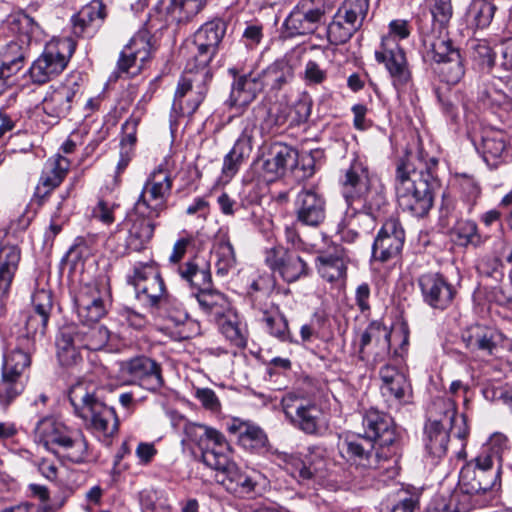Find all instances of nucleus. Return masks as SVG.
I'll return each instance as SVG.
<instances>
[{
  "instance_id": "7ed1b4c3",
  "label": "nucleus",
  "mask_w": 512,
  "mask_h": 512,
  "mask_svg": "<svg viewBox=\"0 0 512 512\" xmlns=\"http://www.w3.org/2000/svg\"><path fill=\"white\" fill-rule=\"evenodd\" d=\"M172 188V174L163 165H159L148 175L133 208L109 238L111 241L121 232H126L122 254L142 252L147 248L158 225L156 220L168 208Z\"/></svg>"
},
{
  "instance_id": "f3484780",
  "label": "nucleus",
  "mask_w": 512,
  "mask_h": 512,
  "mask_svg": "<svg viewBox=\"0 0 512 512\" xmlns=\"http://www.w3.org/2000/svg\"><path fill=\"white\" fill-rule=\"evenodd\" d=\"M232 452L224 454L206 455V465L219 472L218 482L226 489L227 492L238 498H250L256 493L258 482L255 478L243 471L237 464L231 460Z\"/></svg>"
},
{
  "instance_id": "f704fd0d",
  "label": "nucleus",
  "mask_w": 512,
  "mask_h": 512,
  "mask_svg": "<svg viewBox=\"0 0 512 512\" xmlns=\"http://www.w3.org/2000/svg\"><path fill=\"white\" fill-rule=\"evenodd\" d=\"M426 3L428 8L415 16L417 30L420 35L441 34L453 14L451 0H426Z\"/></svg>"
},
{
  "instance_id": "39448f33",
  "label": "nucleus",
  "mask_w": 512,
  "mask_h": 512,
  "mask_svg": "<svg viewBox=\"0 0 512 512\" xmlns=\"http://www.w3.org/2000/svg\"><path fill=\"white\" fill-rule=\"evenodd\" d=\"M506 438L496 437L460 470L458 486L469 492L495 497L502 488L503 452Z\"/></svg>"
},
{
  "instance_id": "0e129e2a",
  "label": "nucleus",
  "mask_w": 512,
  "mask_h": 512,
  "mask_svg": "<svg viewBox=\"0 0 512 512\" xmlns=\"http://www.w3.org/2000/svg\"><path fill=\"white\" fill-rule=\"evenodd\" d=\"M215 268L218 276L224 277L235 268V251L228 238H222L214 245Z\"/></svg>"
},
{
  "instance_id": "f257e3e1",
  "label": "nucleus",
  "mask_w": 512,
  "mask_h": 512,
  "mask_svg": "<svg viewBox=\"0 0 512 512\" xmlns=\"http://www.w3.org/2000/svg\"><path fill=\"white\" fill-rule=\"evenodd\" d=\"M339 185L346 203L345 217L337 226L340 239L352 244L360 237L356 230L363 218H370L374 225L391 209L384 184L371 170L365 158L354 155L347 167L340 170Z\"/></svg>"
},
{
  "instance_id": "6e6d98bb",
  "label": "nucleus",
  "mask_w": 512,
  "mask_h": 512,
  "mask_svg": "<svg viewBox=\"0 0 512 512\" xmlns=\"http://www.w3.org/2000/svg\"><path fill=\"white\" fill-rule=\"evenodd\" d=\"M289 113L290 105L286 103H278L271 107L260 123L261 133L266 135H278L291 128Z\"/></svg>"
},
{
  "instance_id": "9b49d317",
  "label": "nucleus",
  "mask_w": 512,
  "mask_h": 512,
  "mask_svg": "<svg viewBox=\"0 0 512 512\" xmlns=\"http://www.w3.org/2000/svg\"><path fill=\"white\" fill-rule=\"evenodd\" d=\"M77 47L72 37L53 39L29 68L31 81L43 85L60 75L67 67Z\"/></svg>"
},
{
  "instance_id": "13d9d810",
  "label": "nucleus",
  "mask_w": 512,
  "mask_h": 512,
  "mask_svg": "<svg viewBox=\"0 0 512 512\" xmlns=\"http://www.w3.org/2000/svg\"><path fill=\"white\" fill-rule=\"evenodd\" d=\"M7 29L17 36L13 41H24L30 46L31 39L40 30L38 23L25 12H19L8 17Z\"/></svg>"
},
{
  "instance_id": "6ab92c4d",
  "label": "nucleus",
  "mask_w": 512,
  "mask_h": 512,
  "mask_svg": "<svg viewBox=\"0 0 512 512\" xmlns=\"http://www.w3.org/2000/svg\"><path fill=\"white\" fill-rule=\"evenodd\" d=\"M392 329L383 319L371 320L359 336L358 359L376 365L390 359Z\"/></svg>"
},
{
  "instance_id": "5701e85b",
  "label": "nucleus",
  "mask_w": 512,
  "mask_h": 512,
  "mask_svg": "<svg viewBox=\"0 0 512 512\" xmlns=\"http://www.w3.org/2000/svg\"><path fill=\"white\" fill-rule=\"evenodd\" d=\"M450 428L452 436L461 441V449L465 450L470 434V426L465 414L458 416L457 403L454 398L442 396L435 398L427 410L425 423H433Z\"/></svg>"
},
{
  "instance_id": "412c9836",
  "label": "nucleus",
  "mask_w": 512,
  "mask_h": 512,
  "mask_svg": "<svg viewBox=\"0 0 512 512\" xmlns=\"http://www.w3.org/2000/svg\"><path fill=\"white\" fill-rule=\"evenodd\" d=\"M225 430L236 438V444L249 454L270 458L274 447L267 433L251 420L229 417L224 421Z\"/></svg>"
},
{
  "instance_id": "4468645a",
  "label": "nucleus",
  "mask_w": 512,
  "mask_h": 512,
  "mask_svg": "<svg viewBox=\"0 0 512 512\" xmlns=\"http://www.w3.org/2000/svg\"><path fill=\"white\" fill-rule=\"evenodd\" d=\"M54 308L53 293L48 289H37L32 294L31 306L21 312L22 325L16 337L36 345L47 334L48 323Z\"/></svg>"
},
{
  "instance_id": "f03ea898",
  "label": "nucleus",
  "mask_w": 512,
  "mask_h": 512,
  "mask_svg": "<svg viewBox=\"0 0 512 512\" xmlns=\"http://www.w3.org/2000/svg\"><path fill=\"white\" fill-rule=\"evenodd\" d=\"M439 158L430 155L422 144L415 152L406 150L395 161L394 191L400 209L416 218L426 217L441 186Z\"/></svg>"
},
{
  "instance_id": "bb28decb",
  "label": "nucleus",
  "mask_w": 512,
  "mask_h": 512,
  "mask_svg": "<svg viewBox=\"0 0 512 512\" xmlns=\"http://www.w3.org/2000/svg\"><path fill=\"white\" fill-rule=\"evenodd\" d=\"M228 73L232 77V84L225 105L229 110L242 114L264 91L261 80L257 72L240 73L236 67L229 68Z\"/></svg>"
},
{
  "instance_id": "7c9ffc66",
  "label": "nucleus",
  "mask_w": 512,
  "mask_h": 512,
  "mask_svg": "<svg viewBox=\"0 0 512 512\" xmlns=\"http://www.w3.org/2000/svg\"><path fill=\"white\" fill-rule=\"evenodd\" d=\"M123 371L133 384L148 391H158L164 385L161 364L146 355H137L125 361Z\"/></svg>"
},
{
  "instance_id": "393cba45",
  "label": "nucleus",
  "mask_w": 512,
  "mask_h": 512,
  "mask_svg": "<svg viewBox=\"0 0 512 512\" xmlns=\"http://www.w3.org/2000/svg\"><path fill=\"white\" fill-rule=\"evenodd\" d=\"M423 302L431 309L443 312L449 309L458 294L457 288L441 272L429 271L417 279Z\"/></svg>"
},
{
  "instance_id": "37998d69",
  "label": "nucleus",
  "mask_w": 512,
  "mask_h": 512,
  "mask_svg": "<svg viewBox=\"0 0 512 512\" xmlns=\"http://www.w3.org/2000/svg\"><path fill=\"white\" fill-rule=\"evenodd\" d=\"M306 480L327 479L337 474L336 464L330 459L328 450L323 445H312L308 447L305 455Z\"/></svg>"
},
{
  "instance_id": "4c0bfd02",
  "label": "nucleus",
  "mask_w": 512,
  "mask_h": 512,
  "mask_svg": "<svg viewBox=\"0 0 512 512\" xmlns=\"http://www.w3.org/2000/svg\"><path fill=\"white\" fill-rule=\"evenodd\" d=\"M56 359L63 368H72L83 362L82 346L74 331V324L59 328L55 336Z\"/></svg>"
},
{
  "instance_id": "680f3d73",
  "label": "nucleus",
  "mask_w": 512,
  "mask_h": 512,
  "mask_svg": "<svg viewBox=\"0 0 512 512\" xmlns=\"http://www.w3.org/2000/svg\"><path fill=\"white\" fill-rule=\"evenodd\" d=\"M25 381L23 377L1 371L0 407L6 411L9 406L23 393Z\"/></svg>"
},
{
  "instance_id": "c85d7f7f",
  "label": "nucleus",
  "mask_w": 512,
  "mask_h": 512,
  "mask_svg": "<svg viewBox=\"0 0 512 512\" xmlns=\"http://www.w3.org/2000/svg\"><path fill=\"white\" fill-rule=\"evenodd\" d=\"M296 221L304 226L317 228L326 219L327 201L316 187H303L294 200Z\"/></svg>"
},
{
  "instance_id": "e433bc0d",
  "label": "nucleus",
  "mask_w": 512,
  "mask_h": 512,
  "mask_svg": "<svg viewBox=\"0 0 512 512\" xmlns=\"http://www.w3.org/2000/svg\"><path fill=\"white\" fill-rule=\"evenodd\" d=\"M500 333L491 326L476 323L461 333V340L467 351L481 356H493L498 349Z\"/></svg>"
},
{
  "instance_id": "2f4dec72",
  "label": "nucleus",
  "mask_w": 512,
  "mask_h": 512,
  "mask_svg": "<svg viewBox=\"0 0 512 512\" xmlns=\"http://www.w3.org/2000/svg\"><path fill=\"white\" fill-rule=\"evenodd\" d=\"M74 301L80 323L96 324L107 314L104 292L98 283L82 286Z\"/></svg>"
},
{
  "instance_id": "473e14b6",
  "label": "nucleus",
  "mask_w": 512,
  "mask_h": 512,
  "mask_svg": "<svg viewBox=\"0 0 512 512\" xmlns=\"http://www.w3.org/2000/svg\"><path fill=\"white\" fill-rule=\"evenodd\" d=\"M350 257L342 245H334L320 251L315 258V268L319 276L329 282H344L347 279Z\"/></svg>"
},
{
  "instance_id": "a878e982",
  "label": "nucleus",
  "mask_w": 512,
  "mask_h": 512,
  "mask_svg": "<svg viewBox=\"0 0 512 512\" xmlns=\"http://www.w3.org/2000/svg\"><path fill=\"white\" fill-rule=\"evenodd\" d=\"M475 149L490 169L512 162V136L501 129H484Z\"/></svg>"
},
{
  "instance_id": "4d7b16f0",
  "label": "nucleus",
  "mask_w": 512,
  "mask_h": 512,
  "mask_svg": "<svg viewBox=\"0 0 512 512\" xmlns=\"http://www.w3.org/2000/svg\"><path fill=\"white\" fill-rule=\"evenodd\" d=\"M456 179L459 186V199L466 213L471 214L481 197V185L473 175L467 173L457 174Z\"/></svg>"
},
{
  "instance_id": "e2e57ef3",
  "label": "nucleus",
  "mask_w": 512,
  "mask_h": 512,
  "mask_svg": "<svg viewBox=\"0 0 512 512\" xmlns=\"http://www.w3.org/2000/svg\"><path fill=\"white\" fill-rule=\"evenodd\" d=\"M369 7V0H344L336 13L359 30L368 14Z\"/></svg>"
},
{
  "instance_id": "5fc2aeb1",
  "label": "nucleus",
  "mask_w": 512,
  "mask_h": 512,
  "mask_svg": "<svg viewBox=\"0 0 512 512\" xmlns=\"http://www.w3.org/2000/svg\"><path fill=\"white\" fill-rule=\"evenodd\" d=\"M71 166V161L60 154L49 158L42 170L39 182L43 188L54 190L59 187L66 178Z\"/></svg>"
},
{
  "instance_id": "58836bf2",
  "label": "nucleus",
  "mask_w": 512,
  "mask_h": 512,
  "mask_svg": "<svg viewBox=\"0 0 512 512\" xmlns=\"http://www.w3.org/2000/svg\"><path fill=\"white\" fill-rule=\"evenodd\" d=\"M298 57L294 53H287L282 58L276 59L261 72H257L263 89L270 92L281 90L294 78V69Z\"/></svg>"
},
{
  "instance_id": "603ef678",
  "label": "nucleus",
  "mask_w": 512,
  "mask_h": 512,
  "mask_svg": "<svg viewBox=\"0 0 512 512\" xmlns=\"http://www.w3.org/2000/svg\"><path fill=\"white\" fill-rule=\"evenodd\" d=\"M74 331L84 349L90 351H98L104 348L110 338L109 330L99 323L74 324Z\"/></svg>"
},
{
  "instance_id": "72a5a7b5",
  "label": "nucleus",
  "mask_w": 512,
  "mask_h": 512,
  "mask_svg": "<svg viewBox=\"0 0 512 512\" xmlns=\"http://www.w3.org/2000/svg\"><path fill=\"white\" fill-rule=\"evenodd\" d=\"M379 377L382 382L380 386L382 396L402 405L412 402L413 391L410 380L396 366L390 363L384 364L379 370Z\"/></svg>"
},
{
  "instance_id": "aec40b11",
  "label": "nucleus",
  "mask_w": 512,
  "mask_h": 512,
  "mask_svg": "<svg viewBox=\"0 0 512 512\" xmlns=\"http://www.w3.org/2000/svg\"><path fill=\"white\" fill-rule=\"evenodd\" d=\"M147 30L137 32L120 52L115 71L109 81H117L122 74L135 76L146 66L152 57L154 46Z\"/></svg>"
},
{
  "instance_id": "2eb2a0df",
  "label": "nucleus",
  "mask_w": 512,
  "mask_h": 512,
  "mask_svg": "<svg viewBox=\"0 0 512 512\" xmlns=\"http://www.w3.org/2000/svg\"><path fill=\"white\" fill-rule=\"evenodd\" d=\"M377 444L362 433L347 431L339 436L337 449L342 460L349 466L375 469L387 476V461L376 456Z\"/></svg>"
},
{
  "instance_id": "c9c22d12",
  "label": "nucleus",
  "mask_w": 512,
  "mask_h": 512,
  "mask_svg": "<svg viewBox=\"0 0 512 512\" xmlns=\"http://www.w3.org/2000/svg\"><path fill=\"white\" fill-rule=\"evenodd\" d=\"M106 17L107 9L102 0H92L71 17V32L76 38H91Z\"/></svg>"
},
{
  "instance_id": "bf43d9fd",
  "label": "nucleus",
  "mask_w": 512,
  "mask_h": 512,
  "mask_svg": "<svg viewBox=\"0 0 512 512\" xmlns=\"http://www.w3.org/2000/svg\"><path fill=\"white\" fill-rule=\"evenodd\" d=\"M436 71L442 82L448 85L458 84L466 73L465 59L461 52L452 53L449 59L437 65Z\"/></svg>"
},
{
  "instance_id": "dca6fc26",
  "label": "nucleus",
  "mask_w": 512,
  "mask_h": 512,
  "mask_svg": "<svg viewBox=\"0 0 512 512\" xmlns=\"http://www.w3.org/2000/svg\"><path fill=\"white\" fill-rule=\"evenodd\" d=\"M381 227L371 247V260L385 264L401 256L406 241V232L397 213L380 217Z\"/></svg>"
},
{
  "instance_id": "864d4df0",
  "label": "nucleus",
  "mask_w": 512,
  "mask_h": 512,
  "mask_svg": "<svg viewBox=\"0 0 512 512\" xmlns=\"http://www.w3.org/2000/svg\"><path fill=\"white\" fill-rule=\"evenodd\" d=\"M451 237L457 246L464 248H478L488 240L487 236L480 233L477 223L471 219L457 220L451 229Z\"/></svg>"
},
{
  "instance_id": "052dcab7",
  "label": "nucleus",
  "mask_w": 512,
  "mask_h": 512,
  "mask_svg": "<svg viewBox=\"0 0 512 512\" xmlns=\"http://www.w3.org/2000/svg\"><path fill=\"white\" fill-rule=\"evenodd\" d=\"M269 460L299 481H306V475L303 473L306 470L305 457L302 458L300 453H287L274 449Z\"/></svg>"
},
{
  "instance_id": "ddd939ff",
  "label": "nucleus",
  "mask_w": 512,
  "mask_h": 512,
  "mask_svg": "<svg viewBox=\"0 0 512 512\" xmlns=\"http://www.w3.org/2000/svg\"><path fill=\"white\" fill-rule=\"evenodd\" d=\"M263 255L265 266L287 285L306 279L313 273L311 265L301 252L290 250L281 243L266 248Z\"/></svg>"
},
{
  "instance_id": "8fccbe9b",
  "label": "nucleus",
  "mask_w": 512,
  "mask_h": 512,
  "mask_svg": "<svg viewBox=\"0 0 512 512\" xmlns=\"http://www.w3.org/2000/svg\"><path fill=\"white\" fill-rule=\"evenodd\" d=\"M228 23L220 17L203 23L193 34V41L219 53L220 45L225 37Z\"/></svg>"
},
{
  "instance_id": "774afa93",
  "label": "nucleus",
  "mask_w": 512,
  "mask_h": 512,
  "mask_svg": "<svg viewBox=\"0 0 512 512\" xmlns=\"http://www.w3.org/2000/svg\"><path fill=\"white\" fill-rule=\"evenodd\" d=\"M470 57L481 71H491L495 66L496 53L486 39H475L471 42Z\"/></svg>"
},
{
  "instance_id": "9d476101",
  "label": "nucleus",
  "mask_w": 512,
  "mask_h": 512,
  "mask_svg": "<svg viewBox=\"0 0 512 512\" xmlns=\"http://www.w3.org/2000/svg\"><path fill=\"white\" fill-rule=\"evenodd\" d=\"M125 281L134 289L135 299L142 308L152 315L158 314L172 303V296L162 275L161 267L153 259L134 263L126 274Z\"/></svg>"
},
{
  "instance_id": "c756f323",
  "label": "nucleus",
  "mask_w": 512,
  "mask_h": 512,
  "mask_svg": "<svg viewBox=\"0 0 512 512\" xmlns=\"http://www.w3.org/2000/svg\"><path fill=\"white\" fill-rule=\"evenodd\" d=\"M283 411L290 422L307 435L322 433V410L315 403L301 399L284 398Z\"/></svg>"
},
{
  "instance_id": "6e6552de",
  "label": "nucleus",
  "mask_w": 512,
  "mask_h": 512,
  "mask_svg": "<svg viewBox=\"0 0 512 512\" xmlns=\"http://www.w3.org/2000/svg\"><path fill=\"white\" fill-rule=\"evenodd\" d=\"M68 399L74 414L82 419L87 427L111 439L119 432L120 421L115 409L108 406L98 395L97 387L87 381H78L68 392Z\"/></svg>"
},
{
  "instance_id": "20e7f679",
  "label": "nucleus",
  "mask_w": 512,
  "mask_h": 512,
  "mask_svg": "<svg viewBox=\"0 0 512 512\" xmlns=\"http://www.w3.org/2000/svg\"><path fill=\"white\" fill-rule=\"evenodd\" d=\"M195 243V236L183 230L175 241L168 257V267L191 292L202 313L214 322L231 308L228 297L213 287L211 265L198 255L184 260L189 248Z\"/></svg>"
},
{
  "instance_id": "338daca9",
  "label": "nucleus",
  "mask_w": 512,
  "mask_h": 512,
  "mask_svg": "<svg viewBox=\"0 0 512 512\" xmlns=\"http://www.w3.org/2000/svg\"><path fill=\"white\" fill-rule=\"evenodd\" d=\"M423 488L410 484L402 486L396 493V502L389 512H414L419 509Z\"/></svg>"
},
{
  "instance_id": "09e8293b",
  "label": "nucleus",
  "mask_w": 512,
  "mask_h": 512,
  "mask_svg": "<svg viewBox=\"0 0 512 512\" xmlns=\"http://www.w3.org/2000/svg\"><path fill=\"white\" fill-rule=\"evenodd\" d=\"M422 37L423 58L425 61L433 62L437 65L449 59L452 53L460 51L454 46L453 41L447 36H441L439 33L420 35Z\"/></svg>"
},
{
  "instance_id": "79ce46f5",
  "label": "nucleus",
  "mask_w": 512,
  "mask_h": 512,
  "mask_svg": "<svg viewBox=\"0 0 512 512\" xmlns=\"http://www.w3.org/2000/svg\"><path fill=\"white\" fill-rule=\"evenodd\" d=\"M30 48L27 42L9 41L0 47V74L8 78L18 74L26 65Z\"/></svg>"
},
{
  "instance_id": "de8ad7c7",
  "label": "nucleus",
  "mask_w": 512,
  "mask_h": 512,
  "mask_svg": "<svg viewBox=\"0 0 512 512\" xmlns=\"http://www.w3.org/2000/svg\"><path fill=\"white\" fill-rule=\"evenodd\" d=\"M275 288H278V280L272 272L258 274L247 288L252 308L257 310L271 307L274 302L270 300V296L274 293Z\"/></svg>"
},
{
  "instance_id": "69168bd1",
  "label": "nucleus",
  "mask_w": 512,
  "mask_h": 512,
  "mask_svg": "<svg viewBox=\"0 0 512 512\" xmlns=\"http://www.w3.org/2000/svg\"><path fill=\"white\" fill-rule=\"evenodd\" d=\"M496 10L497 7L491 0H472L467 16L472 25L478 29H484L491 24Z\"/></svg>"
},
{
  "instance_id": "3c124183",
  "label": "nucleus",
  "mask_w": 512,
  "mask_h": 512,
  "mask_svg": "<svg viewBox=\"0 0 512 512\" xmlns=\"http://www.w3.org/2000/svg\"><path fill=\"white\" fill-rule=\"evenodd\" d=\"M214 323L218 326L221 334L231 345L243 349L247 346V330L239 320L238 315L230 308L223 316L217 318Z\"/></svg>"
},
{
  "instance_id": "0eeeda50",
  "label": "nucleus",
  "mask_w": 512,
  "mask_h": 512,
  "mask_svg": "<svg viewBox=\"0 0 512 512\" xmlns=\"http://www.w3.org/2000/svg\"><path fill=\"white\" fill-rule=\"evenodd\" d=\"M361 417L362 434L377 444L376 456L387 461V477L395 478L400 471L403 437L394 418L374 406L363 409Z\"/></svg>"
},
{
  "instance_id": "49530a36",
  "label": "nucleus",
  "mask_w": 512,
  "mask_h": 512,
  "mask_svg": "<svg viewBox=\"0 0 512 512\" xmlns=\"http://www.w3.org/2000/svg\"><path fill=\"white\" fill-rule=\"evenodd\" d=\"M21 261V249L17 245L0 246V300L8 297Z\"/></svg>"
},
{
  "instance_id": "a18cd8bd",
  "label": "nucleus",
  "mask_w": 512,
  "mask_h": 512,
  "mask_svg": "<svg viewBox=\"0 0 512 512\" xmlns=\"http://www.w3.org/2000/svg\"><path fill=\"white\" fill-rule=\"evenodd\" d=\"M257 311L262 313L261 322L269 335L283 343L299 344L289 328L288 319L278 304L272 303L271 307L257 309Z\"/></svg>"
},
{
  "instance_id": "a19ab883",
  "label": "nucleus",
  "mask_w": 512,
  "mask_h": 512,
  "mask_svg": "<svg viewBox=\"0 0 512 512\" xmlns=\"http://www.w3.org/2000/svg\"><path fill=\"white\" fill-rule=\"evenodd\" d=\"M37 348L32 342L15 337L14 347L4 355L2 372L24 378Z\"/></svg>"
},
{
  "instance_id": "ea45409f",
  "label": "nucleus",
  "mask_w": 512,
  "mask_h": 512,
  "mask_svg": "<svg viewBox=\"0 0 512 512\" xmlns=\"http://www.w3.org/2000/svg\"><path fill=\"white\" fill-rule=\"evenodd\" d=\"M186 50L185 68L181 75L211 81L213 72L210 65L218 53L208 47L196 44L193 40Z\"/></svg>"
},
{
  "instance_id": "1a4fd4ad",
  "label": "nucleus",
  "mask_w": 512,
  "mask_h": 512,
  "mask_svg": "<svg viewBox=\"0 0 512 512\" xmlns=\"http://www.w3.org/2000/svg\"><path fill=\"white\" fill-rule=\"evenodd\" d=\"M388 29L389 33L382 36L380 45L375 50V60L385 66L397 93L404 94L413 86V75L399 40L407 39L411 28L409 21L395 19L389 23Z\"/></svg>"
},
{
  "instance_id": "4be33fe9",
  "label": "nucleus",
  "mask_w": 512,
  "mask_h": 512,
  "mask_svg": "<svg viewBox=\"0 0 512 512\" xmlns=\"http://www.w3.org/2000/svg\"><path fill=\"white\" fill-rule=\"evenodd\" d=\"M325 4L322 0H300L283 22V33L287 38L314 33L324 22Z\"/></svg>"
},
{
  "instance_id": "b1692460",
  "label": "nucleus",
  "mask_w": 512,
  "mask_h": 512,
  "mask_svg": "<svg viewBox=\"0 0 512 512\" xmlns=\"http://www.w3.org/2000/svg\"><path fill=\"white\" fill-rule=\"evenodd\" d=\"M261 170L265 178L275 181L287 172H295L299 151L286 143L275 141L265 143L261 148Z\"/></svg>"
},
{
  "instance_id": "423d86ee",
  "label": "nucleus",
  "mask_w": 512,
  "mask_h": 512,
  "mask_svg": "<svg viewBox=\"0 0 512 512\" xmlns=\"http://www.w3.org/2000/svg\"><path fill=\"white\" fill-rule=\"evenodd\" d=\"M35 442L62 459L73 464H84L92 460L89 442L83 432L67 426L54 416H44L34 428Z\"/></svg>"
},
{
  "instance_id": "f8f14e48",
  "label": "nucleus",
  "mask_w": 512,
  "mask_h": 512,
  "mask_svg": "<svg viewBox=\"0 0 512 512\" xmlns=\"http://www.w3.org/2000/svg\"><path fill=\"white\" fill-rule=\"evenodd\" d=\"M87 75L78 70L71 71L63 81L51 86L42 101L43 112L55 123L66 118L84 92Z\"/></svg>"
},
{
  "instance_id": "a211bd4d",
  "label": "nucleus",
  "mask_w": 512,
  "mask_h": 512,
  "mask_svg": "<svg viewBox=\"0 0 512 512\" xmlns=\"http://www.w3.org/2000/svg\"><path fill=\"white\" fill-rule=\"evenodd\" d=\"M210 82L187 75L180 76L170 113L171 123H177L180 118H191L196 113L206 98Z\"/></svg>"
},
{
  "instance_id": "c03bdc74",
  "label": "nucleus",
  "mask_w": 512,
  "mask_h": 512,
  "mask_svg": "<svg viewBox=\"0 0 512 512\" xmlns=\"http://www.w3.org/2000/svg\"><path fill=\"white\" fill-rule=\"evenodd\" d=\"M451 435L450 428L440 426L436 421L424 424V448L427 456L434 463H438L447 455Z\"/></svg>"
},
{
  "instance_id": "cd10ccee",
  "label": "nucleus",
  "mask_w": 512,
  "mask_h": 512,
  "mask_svg": "<svg viewBox=\"0 0 512 512\" xmlns=\"http://www.w3.org/2000/svg\"><path fill=\"white\" fill-rule=\"evenodd\" d=\"M183 432L185 440L201 450L202 460L205 464L207 454L217 456L220 453L232 452V447L225 435L213 427L187 421Z\"/></svg>"
}]
</instances>
